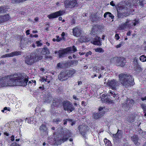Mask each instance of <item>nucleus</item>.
I'll list each match as a JSON object with an SVG mask.
<instances>
[{"instance_id":"obj_1","label":"nucleus","mask_w":146,"mask_h":146,"mask_svg":"<svg viewBox=\"0 0 146 146\" xmlns=\"http://www.w3.org/2000/svg\"><path fill=\"white\" fill-rule=\"evenodd\" d=\"M16 74L5 76L0 79V85L2 87L16 86H26L28 79L24 76H17Z\"/></svg>"},{"instance_id":"obj_2","label":"nucleus","mask_w":146,"mask_h":146,"mask_svg":"<svg viewBox=\"0 0 146 146\" xmlns=\"http://www.w3.org/2000/svg\"><path fill=\"white\" fill-rule=\"evenodd\" d=\"M120 82L124 86L127 87L134 84V79L131 75L121 73L119 75Z\"/></svg>"},{"instance_id":"obj_3","label":"nucleus","mask_w":146,"mask_h":146,"mask_svg":"<svg viewBox=\"0 0 146 146\" xmlns=\"http://www.w3.org/2000/svg\"><path fill=\"white\" fill-rule=\"evenodd\" d=\"M62 132L61 134L59 133L58 134V138L57 137H55L54 141L56 143L58 144H60L66 141L68 139V138L71 135V133L67 129L63 130L62 129Z\"/></svg>"},{"instance_id":"obj_4","label":"nucleus","mask_w":146,"mask_h":146,"mask_svg":"<svg viewBox=\"0 0 146 146\" xmlns=\"http://www.w3.org/2000/svg\"><path fill=\"white\" fill-rule=\"evenodd\" d=\"M76 72V70L74 69L63 71L59 75L58 78L61 81L66 80L69 78L72 77Z\"/></svg>"},{"instance_id":"obj_5","label":"nucleus","mask_w":146,"mask_h":146,"mask_svg":"<svg viewBox=\"0 0 146 146\" xmlns=\"http://www.w3.org/2000/svg\"><path fill=\"white\" fill-rule=\"evenodd\" d=\"M110 61L113 63L115 62L116 65L118 66H123L126 62L125 59L123 58L114 57L111 59Z\"/></svg>"},{"instance_id":"obj_6","label":"nucleus","mask_w":146,"mask_h":146,"mask_svg":"<svg viewBox=\"0 0 146 146\" xmlns=\"http://www.w3.org/2000/svg\"><path fill=\"white\" fill-rule=\"evenodd\" d=\"M81 3L80 1L77 2V0H69L67 1L65 3V6L66 8H72L77 6L78 3Z\"/></svg>"},{"instance_id":"obj_7","label":"nucleus","mask_w":146,"mask_h":146,"mask_svg":"<svg viewBox=\"0 0 146 146\" xmlns=\"http://www.w3.org/2000/svg\"><path fill=\"white\" fill-rule=\"evenodd\" d=\"M63 106L64 109L67 111L71 112L74 109L72 103L68 101H65L63 102Z\"/></svg>"},{"instance_id":"obj_8","label":"nucleus","mask_w":146,"mask_h":146,"mask_svg":"<svg viewBox=\"0 0 146 146\" xmlns=\"http://www.w3.org/2000/svg\"><path fill=\"white\" fill-rule=\"evenodd\" d=\"M78 129L81 134L84 137H85V133L89 129L88 126L84 124L80 125L78 127Z\"/></svg>"},{"instance_id":"obj_9","label":"nucleus","mask_w":146,"mask_h":146,"mask_svg":"<svg viewBox=\"0 0 146 146\" xmlns=\"http://www.w3.org/2000/svg\"><path fill=\"white\" fill-rule=\"evenodd\" d=\"M103 28L101 26H94L92 29L91 32V34L93 35H98L103 30Z\"/></svg>"},{"instance_id":"obj_10","label":"nucleus","mask_w":146,"mask_h":146,"mask_svg":"<svg viewBox=\"0 0 146 146\" xmlns=\"http://www.w3.org/2000/svg\"><path fill=\"white\" fill-rule=\"evenodd\" d=\"M64 13V11H60L48 15L47 17L49 19L56 18L58 16L63 15Z\"/></svg>"},{"instance_id":"obj_11","label":"nucleus","mask_w":146,"mask_h":146,"mask_svg":"<svg viewBox=\"0 0 146 146\" xmlns=\"http://www.w3.org/2000/svg\"><path fill=\"white\" fill-rule=\"evenodd\" d=\"M33 54H31L30 56H27L26 57L25 62L28 65H31L35 62Z\"/></svg>"},{"instance_id":"obj_12","label":"nucleus","mask_w":146,"mask_h":146,"mask_svg":"<svg viewBox=\"0 0 146 146\" xmlns=\"http://www.w3.org/2000/svg\"><path fill=\"white\" fill-rule=\"evenodd\" d=\"M118 12V15L119 17L121 16L120 13H127L128 12L127 9L126 7L123 5L119 7V9H117Z\"/></svg>"},{"instance_id":"obj_13","label":"nucleus","mask_w":146,"mask_h":146,"mask_svg":"<svg viewBox=\"0 0 146 146\" xmlns=\"http://www.w3.org/2000/svg\"><path fill=\"white\" fill-rule=\"evenodd\" d=\"M107 84L113 90H115L116 87L118 84L117 81L114 80L109 81L107 83Z\"/></svg>"},{"instance_id":"obj_14","label":"nucleus","mask_w":146,"mask_h":146,"mask_svg":"<svg viewBox=\"0 0 146 146\" xmlns=\"http://www.w3.org/2000/svg\"><path fill=\"white\" fill-rule=\"evenodd\" d=\"M72 48L71 47H68L63 50H60L58 52L59 56L60 58L64 56L65 54L67 53L68 52L71 51Z\"/></svg>"},{"instance_id":"obj_15","label":"nucleus","mask_w":146,"mask_h":146,"mask_svg":"<svg viewBox=\"0 0 146 146\" xmlns=\"http://www.w3.org/2000/svg\"><path fill=\"white\" fill-rule=\"evenodd\" d=\"M134 104V101L132 100H128L126 101V105H124L122 106L123 108L127 109L129 107V108L131 107Z\"/></svg>"},{"instance_id":"obj_16","label":"nucleus","mask_w":146,"mask_h":146,"mask_svg":"<svg viewBox=\"0 0 146 146\" xmlns=\"http://www.w3.org/2000/svg\"><path fill=\"white\" fill-rule=\"evenodd\" d=\"M101 38L96 36L94 39L92 40L91 43L95 45L100 46L102 45V42L100 41Z\"/></svg>"},{"instance_id":"obj_17","label":"nucleus","mask_w":146,"mask_h":146,"mask_svg":"<svg viewBox=\"0 0 146 146\" xmlns=\"http://www.w3.org/2000/svg\"><path fill=\"white\" fill-rule=\"evenodd\" d=\"M35 111L37 112L38 113V115L39 117H40V115L44 116L45 115V110L44 108H41L39 107H37L35 110Z\"/></svg>"},{"instance_id":"obj_18","label":"nucleus","mask_w":146,"mask_h":146,"mask_svg":"<svg viewBox=\"0 0 146 146\" xmlns=\"http://www.w3.org/2000/svg\"><path fill=\"white\" fill-rule=\"evenodd\" d=\"M131 140L134 143L137 145H139L140 144V141L138 136L137 135H134L131 137Z\"/></svg>"},{"instance_id":"obj_19","label":"nucleus","mask_w":146,"mask_h":146,"mask_svg":"<svg viewBox=\"0 0 146 146\" xmlns=\"http://www.w3.org/2000/svg\"><path fill=\"white\" fill-rule=\"evenodd\" d=\"M105 112L104 111H101L99 113H95L93 114V116L94 119H97L101 118L104 115Z\"/></svg>"},{"instance_id":"obj_20","label":"nucleus","mask_w":146,"mask_h":146,"mask_svg":"<svg viewBox=\"0 0 146 146\" xmlns=\"http://www.w3.org/2000/svg\"><path fill=\"white\" fill-rule=\"evenodd\" d=\"M81 31L79 28H75L73 29V35L75 36H80L81 34Z\"/></svg>"},{"instance_id":"obj_21","label":"nucleus","mask_w":146,"mask_h":146,"mask_svg":"<svg viewBox=\"0 0 146 146\" xmlns=\"http://www.w3.org/2000/svg\"><path fill=\"white\" fill-rule=\"evenodd\" d=\"M52 96L50 95H45L44 97V102L49 103L52 100Z\"/></svg>"},{"instance_id":"obj_22","label":"nucleus","mask_w":146,"mask_h":146,"mask_svg":"<svg viewBox=\"0 0 146 146\" xmlns=\"http://www.w3.org/2000/svg\"><path fill=\"white\" fill-rule=\"evenodd\" d=\"M39 129L41 133L45 132L46 133H48L47 128L45 125L42 124L40 127Z\"/></svg>"},{"instance_id":"obj_23","label":"nucleus","mask_w":146,"mask_h":146,"mask_svg":"<svg viewBox=\"0 0 146 146\" xmlns=\"http://www.w3.org/2000/svg\"><path fill=\"white\" fill-rule=\"evenodd\" d=\"M90 19L92 22L96 21L100 19V18L98 16L97 13L95 15H92L91 16Z\"/></svg>"},{"instance_id":"obj_24","label":"nucleus","mask_w":146,"mask_h":146,"mask_svg":"<svg viewBox=\"0 0 146 146\" xmlns=\"http://www.w3.org/2000/svg\"><path fill=\"white\" fill-rule=\"evenodd\" d=\"M119 130H118L117 133L113 135V140H118L121 138V134L119 133Z\"/></svg>"},{"instance_id":"obj_25","label":"nucleus","mask_w":146,"mask_h":146,"mask_svg":"<svg viewBox=\"0 0 146 146\" xmlns=\"http://www.w3.org/2000/svg\"><path fill=\"white\" fill-rule=\"evenodd\" d=\"M41 53V54L43 55L48 54L50 53L49 49L46 47H44L42 48Z\"/></svg>"},{"instance_id":"obj_26","label":"nucleus","mask_w":146,"mask_h":146,"mask_svg":"<svg viewBox=\"0 0 146 146\" xmlns=\"http://www.w3.org/2000/svg\"><path fill=\"white\" fill-rule=\"evenodd\" d=\"M9 8L5 6H1L0 7V13H4L8 11Z\"/></svg>"},{"instance_id":"obj_27","label":"nucleus","mask_w":146,"mask_h":146,"mask_svg":"<svg viewBox=\"0 0 146 146\" xmlns=\"http://www.w3.org/2000/svg\"><path fill=\"white\" fill-rule=\"evenodd\" d=\"M60 103V100L57 99H55L53 100L52 106H56Z\"/></svg>"},{"instance_id":"obj_28","label":"nucleus","mask_w":146,"mask_h":146,"mask_svg":"<svg viewBox=\"0 0 146 146\" xmlns=\"http://www.w3.org/2000/svg\"><path fill=\"white\" fill-rule=\"evenodd\" d=\"M107 16H108L109 17L111 18V19H113L114 17L113 15L109 12H106L104 15V18H106Z\"/></svg>"},{"instance_id":"obj_29","label":"nucleus","mask_w":146,"mask_h":146,"mask_svg":"<svg viewBox=\"0 0 146 146\" xmlns=\"http://www.w3.org/2000/svg\"><path fill=\"white\" fill-rule=\"evenodd\" d=\"M33 55L34 56L35 62L40 60V59H42V56L41 55H39L37 54H33Z\"/></svg>"},{"instance_id":"obj_30","label":"nucleus","mask_w":146,"mask_h":146,"mask_svg":"<svg viewBox=\"0 0 146 146\" xmlns=\"http://www.w3.org/2000/svg\"><path fill=\"white\" fill-rule=\"evenodd\" d=\"M11 57L21 55V52L20 51H15L11 53Z\"/></svg>"},{"instance_id":"obj_31","label":"nucleus","mask_w":146,"mask_h":146,"mask_svg":"<svg viewBox=\"0 0 146 146\" xmlns=\"http://www.w3.org/2000/svg\"><path fill=\"white\" fill-rule=\"evenodd\" d=\"M2 17L3 22L8 20L10 18V17L8 14L2 16Z\"/></svg>"},{"instance_id":"obj_32","label":"nucleus","mask_w":146,"mask_h":146,"mask_svg":"<svg viewBox=\"0 0 146 146\" xmlns=\"http://www.w3.org/2000/svg\"><path fill=\"white\" fill-rule=\"evenodd\" d=\"M125 23L127 25V27L132 25V21L128 19H126V21Z\"/></svg>"},{"instance_id":"obj_33","label":"nucleus","mask_w":146,"mask_h":146,"mask_svg":"<svg viewBox=\"0 0 146 146\" xmlns=\"http://www.w3.org/2000/svg\"><path fill=\"white\" fill-rule=\"evenodd\" d=\"M106 146H112L111 142L106 139H104V140Z\"/></svg>"},{"instance_id":"obj_34","label":"nucleus","mask_w":146,"mask_h":146,"mask_svg":"<svg viewBox=\"0 0 146 146\" xmlns=\"http://www.w3.org/2000/svg\"><path fill=\"white\" fill-rule=\"evenodd\" d=\"M127 27H127V25L125 23H123V24H121L119 25V30H125Z\"/></svg>"},{"instance_id":"obj_35","label":"nucleus","mask_w":146,"mask_h":146,"mask_svg":"<svg viewBox=\"0 0 146 146\" xmlns=\"http://www.w3.org/2000/svg\"><path fill=\"white\" fill-rule=\"evenodd\" d=\"M34 119L33 118H29L26 119L25 121H27L29 123L31 124L33 123Z\"/></svg>"},{"instance_id":"obj_36","label":"nucleus","mask_w":146,"mask_h":146,"mask_svg":"<svg viewBox=\"0 0 146 146\" xmlns=\"http://www.w3.org/2000/svg\"><path fill=\"white\" fill-rule=\"evenodd\" d=\"M140 60L142 62H145L146 61V56L144 55L141 56L139 58Z\"/></svg>"},{"instance_id":"obj_37","label":"nucleus","mask_w":146,"mask_h":146,"mask_svg":"<svg viewBox=\"0 0 146 146\" xmlns=\"http://www.w3.org/2000/svg\"><path fill=\"white\" fill-rule=\"evenodd\" d=\"M96 52H104V50L101 48H95L94 49Z\"/></svg>"},{"instance_id":"obj_38","label":"nucleus","mask_w":146,"mask_h":146,"mask_svg":"<svg viewBox=\"0 0 146 146\" xmlns=\"http://www.w3.org/2000/svg\"><path fill=\"white\" fill-rule=\"evenodd\" d=\"M137 60L138 59L136 57L134 59L133 63L135 67L139 64Z\"/></svg>"},{"instance_id":"obj_39","label":"nucleus","mask_w":146,"mask_h":146,"mask_svg":"<svg viewBox=\"0 0 146 146\" xmlns=\"http://www.w3.org/2000/svg\"><path fill=\"white\" fill-rule=\"evenodd\" d=\"M64 66V64L63 63H59L57 64V67L58 68H63Z\"/></svg>"},{"instance_id":"obj_40","label":"nucleus","mask_w":146,"mask_h":146,"mask_svg":"<svg viewBox=\"0 0 146 146\" xmlns=\"http://www.w3.org/2000/svg\"><path fill=\"white\" fill-rule=\"evenodd\" d=\"M63 121L64 122V125H65L67 124V121L72 122V120L70 119H64L63 120Z\"/></svg>"},{"instance_id":"obj_41","label":"nucleus","mask_w":146,"mask_h":146,"mask_svg":"<svg viewBox=\"0 0 146 146\" xmlns=\"http://www.w3.org/2000/svg\"><path fill=\"white\" fill-rule=\"evenodd\" d=\"M109 94H111V95H110V96H113V97L115 98L116 96V94H115V93L113 91H110L109 92Z\"/></svg>"},{"instance_id":"obj_42","label":"nucleus","mask_w":146,"mask_h":146,"mask_svg":"<svg viewBox=\"0 0 146 146\" xmlns=\"http://www.w3.org/2000/svg\"><path fill=\"white\" fill-rule=\"evenodd\" d=\"M139 23L138 20H134L132 21V25L135 26L136 25L138 24Z\"/></svg>"},{"instance_id":"obj_43","label":"nucleus","mask_w":146,"mask_h":146,"mask_svg":"<svg viewBox=\"0 0 146 146\" xmlns=\"http://www.w3.org/2000/svg\"><path fill=\"white\" fill-rule=\"evenodd\" d=\"M141 106L143 110L144 113H145L146 111V106L145 104H142L141 105Z\"/></svg>"},{"instance_id":"obj_44","label":"nucleus","mask_w":146,"mask_h":146,"mask_svg":"<svg viewBox=\"0 0 146 146\" xmlns=\"http://www.w3.org/2000/svg\"><path fill=\"white\" fill-rule=\"evenodd\" d=\"M134 121V118L133 117H131L128 120V121L131 123L133 122Z\"/></svg>"},{"instance_id":"obj_45","label":"nucleus","mask_w":146,"mask_h":146,"mask_svg":"<svg viewBox=\"0 0 146 146\" xmlns=\"http://www.w3.org/2000/svg\"><path fill=\"white\" fill-rule=\"evenodd\" d=\"M40 81L42 82H48V83L50 82V80H48L46 78L45 79L44 78H42L40 79Z\"/></svg>"},{"instance_id":"obj_46","label":"nucleus","mask_w":146,"mask_h":146,"mask_svg":"<svg viewBox=\"0 0 146 146\" xmlns=\"http://www.w3.org/2000/svg\"><path fill=\"white\" fill-rule=\"evenodd\" d=\"M140 135L142 137L144 138H146V132H143L141 133Z\"/></svg>"},{"instance_id":"obj_47","label":"nucleus","mask_w":146,"mask_h":146,"mask_svg":"<svg viewBox=\"0 0 146 146\" xmlns=\"http://www.w3.org/2000/svg\"><path fill=\"white\" fill-rule=\"evenodd\" d=\"M36 43L37 44V46L38 47L42 45V43L40 42V41H36Z\"/></svg>"},{"instance_id":"obj_48","label":"nucleus","mask_w":146,"mask_h":146,"mask_svg":"<svg viewBox=\"0 0 146 146\" xmlns=\"http://www.w3.org/2000/svg\"><path fill=\"white\" fill-rule=\"evenodd\" d=\"M7 110L8 111H10V108H7L5 107L4 108V109L1 110V111L3 112H4L5 110Z\"/></svg>"},{"instance_id":"obj_49","label":"nucleus","mask_w":146,"mask_h":146,"mask_svg":"<svg viewBox=\"0 0 146 146\" xmlns=\"http://www.w3.org/2000/svg\"><path fill=\"white\" fill-rule=\"evenodd\" d=\"M71 48L72 49L71 51H70V52H71L72 50L74 52H76L77 51L76 48L74 46H72V48Z\"/></svg>"},{"instance_id":"obj_50","label":"nucleus","mask_w":146,"mask_h":146,"mask_svg":"<svg viewBox=\"0 0 146 146\" xmlns=\"http://www.w3.org/2000/svg\"><path fill=\"white\" fill-rule=\"evenodd\" d=\"M136 67L138 69L137 70H140L141 71H142V69L141 67V65H140L139 64V65L137 66Z\"/></svg>"},{"instance_id":"obj_51","label":"nucleus","mask_w":146,"mask_h":146,"mask_svg":"<svg viewBox=\"0 0 146 146\" xmlns=\"http://www.w3.org/2000/svg\"><path fill=\"white\" fill-rule=\"evenodd\" d=\"M123 42H121L119 44H118L116 46V47L118 48L120 47L122 45H123Z\"/></svg>"},{"instance_id":"obj_52","label":"nucleus","mask_w":146,"mask_h":146,"mask_svg":"<svg viewBox=\"0 0 146 146\" xmlns=\"http://www.w3.org/2000/svg\"><path fill=\"white\" fill-rule=\"evenodd\" d=\"M10 146H20L18 144L16 143H13L11 144Z\"/></svg>"},{"instance_id":"obj_53","label":"nucleus","mask_w":146,"mask_h":146,"mask_svg":"<svg viewBox=\"0 0 146 146\" xmlns=\"http://www.w3.org/2000/svg\"><path fill=\"white\" fill-rule=\"evenodd\" d=\"M92 54V52L91 51H89L87 52L86 54V56H88L89 55H91Z\"/></svg>"},{"instance_id":"obj_54","label":"nucleus","mask_w":146,"mask_h":146,"mask_svg":"<svg viewBox=\"0 0 146 146\" xmlns=\"http://www.w3.org/2000/svg\"><path fill=\"white\" fill-rule=\"evenodd\" d=\"M104 108L102 107H100L99 109V112H100L101 111H103L105 112L104 110Z\"/></svg>"},{"instance_id":"obj_55","label":"nucleus","mask_w":146,"mask_h":146,"mask_svg":"<svg viewBox=\"0 0 146 146\" xmlns=\"http://www.w3.org/2000/svg\"><path fill=\"white\" fill-rule=\"evenodd\" d=\"M56 37L57 38L56 39V41H57V42H58L60 41L61 40V39L59 38V36H56Z\"/></svg>"},{"instance_id":"obj_56","label":"nucleus","mask_w":146,"mask_h":146,"mask_svg":"<svg viewBox=\"0 0 146 146\" xmlns=\"http://www.w3.org/2000/svg\"><path fill=\"white\" fill-rule=\"evenodd\" d=\"M5 57H11V53L6 54L5 55Z\"/></svg>"},{"instance_id":"obj_57","label":"nucleus","mask_w":146,"mask_h":146,"mask_svg":"<svg viewBox=\"0 0 146 146\" xmlns=\"http://www.w3.org/2000/svg\"><path fill=\"white\" fill-rule=\"evenodd\" d=\"M115 37L117 40H118L119 38V36L117 34H115Z\"/></svg>"},{"instance_id":"obj_58","label":"nucleus","mask_w":146,"mask_h":146,"mask_svg":"<svg viewBox=\"0 0 146 146\" xmlns=\"http://www.w3.org/2000/svg\"><path fill=\"white\" fill-rule=\"evenodd\" d=\"M110 4L113 6H115V4L114 3L113 1H111L110 3Z\"/></svg>"},{"instance_id":"obj_59","label":"nucleus","mask_w":146,"mask_h":146,"mask_svg":"<svg viewBox=\"0 0 146 146\" xmlns=\"http://www.w3.org/2000/svg\"><path fill=\"white\" fill-rule=\"evenodd\" d=\"M11 140L12 141H14V135H12L11 137Z\"/></svg>"},{"instance_id":"obj_60","label":"nucleus","mask_w":146,"mask_h":146,"mask_svg":"<svg viewBox=\"0 0 146 146\" xmlns=\"http://www.w3.org/2000/svg\"><path fill=\"white\" fill-rule=\"evenodd\" d=\"M3 22L2 16H0V23Z\"/></svg>"},{"instance_id":"obj_61","label":"nucleus","mask_w":146,"mask_h":146,"mask_svg":"<svg viewBox=\"0 0 146 146\" xmlns=\"http://www.w3.org/2000/svg\"><path fill=\"white\" fill-rule=\"evenodd\" d=\"M61 35V36H62V38H64V36L65 35V33L64 32H63L62 33Z\"/></svg>"},{"instance_id":"obj_62","label":"nucleus","mask_w":146,"mask_h":146,"mask_svg":"<svg viewBox=\"0 0 146 146\" xmlns=\"http://www.w3.org/2000/svg\"><path fill=\"white\" fill-rule=\"evenodd\" d=\"M73 99L75 100H78V99L77 98L76 96L75 95L73 96Z\"/></svg>"},{"instance_id":"obj_63","label":"nucleus","mask_w":146,"mask_h":146,"mask_svg":"<svg viewBox=\"0 0 146 146\" xmlns=\"http://www.w3.org/2000/svg\"><path fill=\"white\" fill-rule=\"evenodd\" d=\"M30 31L29 30H27L26 31V33L27 35H29L30 33H29Z\"/></svg>"},{"instance_id":"obj_64","label":"nucleus","mask_w":146,"mask_h":146,"mask_svg":"<svg viewBox=\"0 0 146 146\" xmlns=\"http://www.w3.org/2000/svg\"><path fill=\"white\" fill-rule=\"evenodd\" d=\"M131 32L130 31H129V32H128L127 34V35L128 36H130V35H131Z\"/></svg>"}]
</instances>
